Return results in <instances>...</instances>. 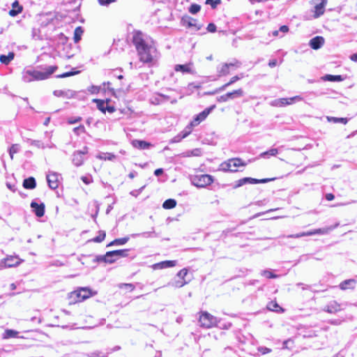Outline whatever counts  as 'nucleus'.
Here are the masks:
<instances>
[{
  "label": "nucleus",
  "instance_id": "obj_2",
  "mask_svg": "<svg viewBox=\"0 0 357 357\" xmlns=\"http://www.w3.org/2000/svg\"><path fill=\"white\" fill-rule=\"evenodd\" d=\"M56 69V66H47L44 70L28 69L23 72L22 79L25 82L44 80L49 78Z\"/></svg>",
  "mask_w": 357,
  "mask_h": 357
},
{
  "label": "nucleus",
  "instance_id": "obj_44",
  "mask_svg": "<svg viewBox=\"0 0 357 357\" xmlns=\"http://www.w3.org/2000/svg\"><path fill=\"white\" fill-rule=\"evenodd\" d=\"M18 262L17 261V259H13V258H11V259H5L3 264V266L4 267H12L13 266H15V264H17Z\"/></svg>",
  "mask_w": 357,
  "mask_h": 357
},
{
  "label": "nucleus",
  "instance_id": "obj_62",
  "mask_svg": "<svg viewBox=\"0 0 357 357\" xmlns=\"http://www.w3.org/2000/svg\"><path fill=\"white\" fill-rule=\"evenodd\" d=\"M228 100H229L228 98L227 93H225L217 98V101L219 102H227Z\"/></svg>",
  "mask_w": 357,
  "mask_h": 357
},
{
  "label": "nucleus",
  "instance_id": "obj_46",
  "mask_svg": "<svg viewBox=\"0 0 357 357\" xmlns=\"http://www.w3.org/2000/svg\"><path fill=\"white\" fill-rule=\"evenodd\" d=\"M261 275L267 278H277L278 277V275L273 273L269 270H264L261 272Z\"/></svg>",
  "mask_w": 357,
  "mask_h": 357
},
{
  "label": "nucleus",
  "instance_id": "obj_6",
  "mask_svg": "<svg viewBox=\"0 0 357 357\" xmlns=\"http://www.w3.org/2000/svg\"><path fill=\"white\" fill-rule=\"evenodd\" d=\"M73 294L77 297V299L75 300L76 302H82L96 294V292L93 293L91 289L88 287H82L74 291Z\"/></svg>",
  "mask_w": 357,
  "mask_h": 357
},
{
  "label": "nucleus",
  "instance_id": "obj_12",
  "mask_svg": "<svg viewBox=\"0 0 357 357\" xmlns=\"http://www.w3.org/2000/svg\"><path fill=\"white\" fill-rule=\"evenodd\" d=\"M192 63L187 64H177L174 67V70L177 72H182L183 73L195 74V71L191 68Z\"/></svg>",
  "mask_w": 357,
  "mask_h": 357
},
{
  "label": "nucleus",
  "instance_id": "obj_61",
  "mask_svg": "<svg viewBox=\"0 0 357 357\" xmlns=\"http://www.w3.org/2000/svg\"><path fill=\"white\" fill-rule=\"evenodd\" d=\"M258 351H259L261 354H266L271 351V349L267 348L266 347H259L257 349Z\"/></svg>",
  "mask_w": 357,
  "mask_h": 357
},
{
  "label": "nucleus",
  "instance_id": "obj_47",
  "mask_svg": "<svg viewBox=\"0 0 357 357\" xmlns=\"http://www.w3.org/2000/svg\"><path fill=\"white\" fill-rule=\"evenodd\" d=\"M18 334V332L11 330V329H7L5 331V337L10 338V337H17V335Z\"/></svg>",
  "mask_w": 357,
  "mask_h": 357
},
{
  "label": "nucleus",
  "instance_id": "obj_36",
  "mask_svg": "<svg viewBox=\"0 0 357 357\" xmlns=\"http://www.w3.org/2000/svg\"><path fill=\"white\" fill-rule=\"evenodd\" d=\"M93 102H96L97 107L99 110H100L102 112L105 113L106 112V105H107V102H105L102 100L100 99H94Z\"/></svg>",
  "mask_w": 357,
  "mask_h": 357
},
{
  "label": "nucleus",
  "instance_id": "obj_14",
  "mask_svg": "<svg viewBox=\"0 0 357 357\" xmlns=\"http://www.w3.org/2000/svg\"><path fill=\"white\" fill-rule=\"evenodd\" d=\"M169 100V96L167 95L162 93H156L154 96L151 98V102L153 105H160Z\"/></svg>",
  "mask_w": 357,
  "mask_h": 357
},
{
  "label": "nucleus",
  "instance_id": "obj_25",
  "mask_svg": "<svg viewBox=\"0 0 357 357\" xmlns=\"http://www.w3.org/2000/svg\"><path fill=\"white\" fill-rule=\"evenodd\" d=\"M227 93L229 100H234V99L239 98H241L242 96H243L244 91L242 89H238L237 90H234L231 92H228Z\"/></svg>",
  "mask_w": 357,
  "mask_h": 357
},
{
  "label": "nucleus",
  "instance_id": "obj_58",
  "mask_svg": "<svg viewBox=\"0 0 357 357\" xmlns=\"http://www.w3.org/2000/svg\"><path fill=\"white\" fill-rule=\"evenodd\" d=\"M100 86L92 85L88 89V91L92 94H96L100 91Z\"/></svg>",
  "mask_w": 357,
  "mask_h": 357
},
{
  "label": "nucleus",
  "instance_id": "obj_39",
  "mask_svg": "<svg viewBox=\"0 0 357 357\" xmlns=\"http://www.w3.org/2000/svg\"><path fill=\"white\" fill-rule=\"evenodd\" d=\"M201 123L199 118L197 115L194 117L193 120L185 127V128H189L190 130V133L192 132V128L197 126H198Z\"/></svg>",
  "mask_w": 357,
  "mask_h": 357
},
{
  "label": "nucleus",
  "instance_id": "obj_59",
  "mask_svg": "<svg viewBox=\"0 0 357 357\" xmlns=\"http://www.w3.org/2000/svg\"><path fill=\"white\" fill-rule=\"evenodd\" d=\"M120 288L126 287L129 289L130 291H132L135 289V286L130 283H121L119 285Z\"/></svg>",
  "mask_w": 357,
  "mask_h": 357
},
{
  "label": "nucleus",
  "instance_id": "obj_16",
  "mask_svg": "<svg viewBox=\"0 0 357 357\" xmlns=\"http://www.w3.org/2000/svg\"><path fill=\"white\" fill-rule=\"evenodd\" d=\"M356 281L354 279H349L342 281L339 287L342 290L354 289L356 287Z\"/></svg>",
  "mask_w": 357,
  "mask_h": 357
},
{
  "label": "nucleus",
  "instance_id": "obj_33",
  "mask_svg": "<svg viewBox=\"0 0 357 357\" xmlns=\"http://www.w3.org/2000/svg\"><path fill=\"white\" fill-rule=\"evenodd\" d=\"M84 33V29L82 26H77L74 31L73 40L75 43H77L82 38Z\"/></svg>",
  "mask_w": 357,
  "mask_h": 357
},
{
  "label": "nucleus",
  "instance_id": "obj_35",
  "mask_svg": "<svg viewBox=\"0 0 357 357\" xmlns=\"http://www.w3.org/2000/svg\"><path fill=\"white\" fill-rule=\"evenodd\" d=\"M327 119L329 122H333L334 123L347 124L348 122V119H347V118H338V117H333V116H328Z\"/></svg>",
  "mask_w": 357,
  "mask_h": 357
},
{
  "label": "nucleus",
  "instance_id": "obj_1",
  "mask_svg": "<svg viewBox=\"0 0 357 357\" xmlns=\"http://www.w3.org/2000/svg\"><path fill=\"white\" fill-rule=\"evenodd\" d=\"M132 43L137 51L139 61L142 63H151L157 57L155 47L151 42L146 41L141 32L134 33Z\"/></svg>",
  "mask_w": 357,
  "mask_h": 357
},
{
  "label": "nucleus",
  "instance_id": "obj_31",
  "mask_svg": "<svg viewBox=\"0 0 357 357\" xmlns=\"http://www.w3.org/2000/svg\"><path fill=\"white\" fill-rule=\"evenodd\" d=\"M129 240V237H124L121 238H116L113 241L110 242L107 247L112 245H125Z\"/></svg>",
  "mask_w": 357,
  "mask_h": 357
},
{
  "label": "nucleus",
  "instance_id": "obj_37",
  "mask_svg": "<svg viewBox=\"0 0 357 357\" xmlns=\"http://www.w3.org/2000/svg\"><path fill=\"white\" fill-rule=\"evenodd\" d=\"M183 21L184 24H186L188 25V26H195L197 28V30L199 29V26H197L196 20L195 19L188 17L186 18H183Z\"/></svg>",
  "mask_w": 357,
  "mask_h": 357
},
{
  "label": "nucleus",
  "instance_id": "obj_52",
  "mask_svg": "<svg viewBox=\"0 0 357 357\" xmlns=\"http://www.w3.org/2000/svg\"><path fill=\"white\" fill-rule=\"evenodd\" d=\"M101 352L99 351H95L86 354L88 357H107V354L101 355Z\"/></svg>",
  "mask_w": 357,
  "mask_h": 357
},
{
  "label": "nucleus",
  "instance_id": "obj_23",
  "mask_svg": "<svg viewBox=\"0 0 357 357\" xmlns=\"http://www.w3.org/2000/svg\"><path fill=\"white\" fill-rule=\"evenodd\" d=\"M218 76L219 77L226 76L229 74V68H228L227 63H225L217 68Z\"/></svg>",
  "mask_w": 357,
  "mask_h": 357
},
{
  "label": "nucleus",
  "instance_id": "obj_26",
  "mask_svg": "<svg viewBox=\"0 0 357 357\" xmlns=\"http://www.w3.org/2000/svg\"><path fill=\"white\" fill-rule=\"evenodd\" d=\"M275 179V178L257 179V178H253L251 177H247V181H248V184L266 183L269 181H274Z\"/></svg>",
  "mask_w": 357,
  "mask_h": 357
},
{
  "label": "nucleus",
  "instance_id": "obj_4",
  "mask_svg": "<svg viewBox=\"0 0 357 357\" xmlns=\"http://www.w3.org/2000/svg\"><path fill=\"white\" fill-rule=\"evenodd\" d=\"M199 322L201 327L210 328L215 326L218 323V320L217 317L213 316L210 313L204 312L199 316Z\"/></svg>",
  "mask_w": 357,
  "mask_h": 357
},
{
  "label": "nucleus",
  "instance_id": "obj_60",
  "mask_svg": "<svg viewBox=\"0 0 357 357\" xmlns=\"http://www.w3.org/2000/svg\"><path fill=\"white\" fill-rule=\"evenodd\" d=\"M73 132L79 135H80L81 132H85V128L84 126H79L78 127H76L73 129Z\"/></svg>",
  "mask_w": 357,
  "mask_h": 357
},
{
  "label": "nucleus",
  "instance_id": "obj_57",
  "mask_svg": "<svg viewBox=\"0 0 357 357\" xmlns=\"http://www.w3.org/2000/svg\"><path fill=\"white\" fill-rule=\"evenodd\" d=\"M81 179L86 185H89V184H90L91 183L93 182L92 176H90V175H89V176H83L81 177Z\"/></svg>",
  "mask_w": 357,
  "mask_h": 357
},
{
  "label": "nucleus",
  "instance_id": "obj_3",
  "mask_svg": "<svg viewBox=\"0 0 357 357\" xmlns=\"http://www.w3.org/2000/svg\"><path fill=\"white\" fill-rule=\"evenodd\" d=\"M190 181L197 188H205L213 182V178L209 174H199L192 176Z\"/></svg>",
  "mask_w": 357,
  "mask_h": 357
},
{
  "label": "nucleus",
  "instance_id": "obj_7",
  "mask_svg": "<svg viewBox=\"0 0 357 357\" xmlns=\"http://www.w3.org/2000/svg\"><path fill=\"white\" fill-rule=\"evenodd\" d=\"M87 153L88 148L86 146H84L82 150L75 151L73 154V163L77 167L82 165L84 160V156Z\"/></svg>",
  "mask_w": 357,
  "mask_h": 357
},
{
  "label": "nucleus",
  "instance_id": "obj_13",
  "mask_svg": "<svg viewBox=\"0 0 357 357\" xmlns=\"http://www.w3.org/2000/svg\"><path fill=\"white\" fill-rule=\"evenodd\" d=\"M324 44V38L322 36H315L310 40L309 45L313 50H319Z\"/></svg>",
  "mask_w": 357,
  "mask_h": 357
},
{
  "label": "nucleus",
  "instance_id": "obj_28",
  "mask_svg": "<svg viewBox=\"0 0 357 357\" xmlns=\"http://www.w3.org/2000/svg\"><path fill=\"white\" fill-rule=\"evenodd\" d=\"M130 251V249L116 250H113L112 254L115 255V257H116L117 259L119 258L128 257Z\"/></svg>",
  "mask_w": 357,
  "mask_h": 357
},
{
  "label": "nucleus",
  "instance_id": "obj_49",
  "mask_svg": "<svg viewBox=\"0 0 357 357\" xmlns=\"http://www.w3.org/2000/svg\"><path fill=\"white\" fill-rule=\"evenodd\" d=\"M245 184H248V181H247V177H245V178H241V179L236 181L234 188H237L241 187Z\"/></svg>",
  "mask_w": 357,
  "mask_h": 357
},
{
  "label": "nucleus",
  "instance_id": "obj_9",
  "mask_svg": "<svg viewBox=\"0 0 357 357\" xmlns=\"http://www.w3.org/2000/svg\"><path fill=\"white\" fill-rule=\"evenodd\" d=\"M59 174L56 172H49L47 174V181L51 189L55 190L59 187Z\"/></svg>",
  "mask_w": 357,
  "mask_h": 357
},
{
  "label": "nucleus",
  "instance_id": "obj_48",
  "mask_svg": "<svg viewBox=\"0 0 357 357\" xmlns=\"http://www.w3.org/2000/svg\"><path fill=\"white\" fill-rule=\"evenodd\" d=\"M201 9V6L198 4H192L189 8V12L192 14L197 13Z\"/></svg>",
  "mask_w": 357,
  "mask_h": 357
},
{
  "label": "nucleus",
  "instance_id": "obj_10",
  "mask_svg": "<svg viewBox=\"0 0 357 357\" xmlns=\"http://www.w3.org/2000/svg\"><path fill=\"white\" fill-rule=\"evenodd\" d=\"M31 207L36 214V215L38 218L43 217L45 214V205L41 203L38 204L35 202H32L31 203Z\"/></svg>",
  "mask_w": 357,
  "mask_h": 357
},
{
  "label": "nucleus",
  "instance_id": "obj_19",
  "mask_svg": "<svg viewBox=\"0 0 357 357\" xmlns=\"http://www.w3.org/2000/svg\"><path fill=\"white\" fill-rule=\"evenodd\" d=\"M177 261L176 260H167L160 261L154 265L155 268L163 269L170 267H174L176 265Z\"/></svg>",
  "mask_w": 357,
  "mask_h": 357
},
{
  "label": "nucleus",
  "instance_id": "obj_41",
  "mask_svg": "<svg viewBox=\"0 0 357 357\" xmlns=\"http://www.w3.org/2000/svg\"><path fill=\"white\" fill-rule=\"evenodd\" d=\"M106 236V234L104 231H100L99 235L95 238H93L91 241L93 242L96 243H101L102 241H104L105 238Z\"/></svg>",
  "mask_w": 357,
  "mask_h": 357
},
{
  "label": "nucleus",
  "instance_id": "obj_63",
  "mask_svg": "<svg viewBox=\"0 0 357 357\" xmlns=\"http://www.w3.org/2000/svg\"><path fill=\"white\" fill-rule=\"evenodd\" d=\"M207 31L211 33H214L216 31V26L213 23L208 24L207 26Z\"/></svg>",
  "mask_w": 357,
  "mask_h": 357
},
{
  "label": "nucleus",
  "instance_id": "obj_43",
  "mask_svg": "<svg viewBox=\"0 0 357 357\" xmlns=\"http://www.w3.org/2000/svg\"><path fill=\"white\" fill-rule=\"evenodd\" d=\"M99 158L105 160H113L116 158V155L111 153H105L100 155Z\"/></svg>",
  "mask_w": 357,
  "mask_h": 357
},
{
  "label": "nucleus",
  "instance_id": "obj_24",
  "mask_svg": "<svg viewBox=\"0 0 357 357\" xmlns=\"http://www.w3.org/2000/svg\"><path fill=\"white\" fill-rule=\"evenodd\" d=\"M321 2L314 6L315 14L317 17L320 16L324 13V8L327 3V0H320Z\"/></svg>",
  "mask_w": 357,
  "mask_h": 357
},
{
  "label": "nucleus",
  "instance_id": "obj_29",
  "mask_svg": "<svg viewBox=\"0 0 357 357\" xmlns=\"http://www.w3.org/2000/svg\"><path fill=\"white\" fill-rule=\"evenodd\" d=\"M15 57L13 52H9L8 55H0V62L5 65H8Z\"/></svg>",
  "mask_w": 357,
  "mask_h": 357
},
{
  "label": "nucleus",
  "instance_id": "obj_53",
  "mask_svg": "<svg viewBox=\"0 0 357 357\" xmlns=\"http://www.w3.org/2000/svg\"><path fill=\"white\" fill-rule=\"evenodd\" d=\"M93 261L94 262H98V263H105L107 264V258H106V255H97L95 259H93Z\"/></svg>",
  "mask_w": 357,
  "mask_h": 357
},
{
  "label": "nucleus",
  "instance_id": "obj_51",
  "mask_svg": "<svg viewBox=\"0 0 357 357\" xmlns=\"http://www.w3.org/2000/svg\"><path fill=\"white\" fill-rule=\"evenodd\" d=\"M267 307L269 310H271V311H278V308L281 309V307L279 306V305L277 303H274L273 301L270 302L268 305H267Z\"/></svg>",
  "mask_w": 357,
  "mask_h": 357
},
{
  "label": "nucleus",
  "instance_id": "obj_27",
  "mask_svg": "<svg viewBox=\"0 0 357 357\" xmlns=\"http://www.w3.org/2000/svg\"><path fill=\"white\" fill-rule=\"evenodd\" d=\"M215 105H212L209 107L206 108L204 111L197 114V116L199 118V121H203L206 119L208 115L212 112V110L215 108Z\"/></svg>",
  "mask_w": 357,
  "mask_h": 357
},
{
  "label": "nucleus",
  "instance_id": "obj_38",
  "mask_svg": "<svg viewBox=\"0 0 357 357\" xmlns=\"http://www.w3.org/2000/svg\"><path fill=\"white\" fill-rule=\"evenodd\" d=\"M20 144H13V145L10 147V149H9V150H8V151H9V155H10V158H11V159H13V155H14L15 153H18V152L20 151Z\"/></svg>",
  "mask_w": 357,
  "mask_h": 357
},
{
  "label": "nucleus",
  "instance_id": "obj_22",
  "mask_svg": "<svg viewBox=\"0 0 357 357\" xmlns=\"http://www.w3.org/2000/svg\"><path fill=\"white\" fill-rule=\"evenodd\" d=\"M12 7V9L9 10V15L12 17L17 15L22 11V6L20 5L17 1L13 3Z\"/></svg>",
  "mask_w": 357,
  "mask_h": 357
},
{
  "label": "nucleus",
  "instance_id": "obj_54",
  "mask_svg": "<svg viewBox=\"0 0 357 357\" xmlns=\"http://www.w3.org/2000/svg\"><path fill=\"white\" fill-rule=\"evenodd\" d=\"M188 274V269L187 268H183L181 269L176 275V276L179 278V279H181V280H185V277Z\"/></svg>",
  "mask_w": 357,
  "mask_h": 357
},
{
  "label": "nucleus",
  "instance_id": "obj_20",
  "mask_svg": "<svg viewBox=\"0 0 357 357\" xmlns=\"http://www.w3.org/2000/svg\"><path fill=\"white\" fill-rule=\"evenodd\" d=\"M22 185L25 189L33 190L36 187V179L32 176L25 178Z\"/></svg>",
  "mask_w": 357,
  "mask_h": 357
},
{
  "label": "nucleus",
  "instance_id": "obj_18",
  "mask_svg": "<svg viewBox=\"0 0 357 357\" xmlns=\"http://www.w3.org/2000/svg\"><path fill=\"white\" fill-rule=\"evenodd\" d=\"M54 95L57 97H66L67 98H71L75 96V92L68 89V90H55L53 92Z\"/></svg>",
  "mask_w": 357,
  "mask_h": 357
},
{
  "label": "nucleus",
  "instance_id": "obj_8",
  "mask_svg": "<svg viewBox=\"0 0 357 357\" xmlns=\"http://www.w3.org/2000/svg\"><path fill=\"white\" fill-rule=\"evenodd\" d=\"M338 226H339V223H336L335 225L330 226V227L316 229H313V230L308 231H305V236H312V235H315V234L324 235V234H328L330 231L335 229Z\"/></svg>",
  "mask_w": 357,
  "mask_h": 357
},
{
  "label": "nucleus",
  "instance_id": "obj_15",
  "mask_svg": "<svg viewBox=\"0 0 357 357\" xmlns=\"http://www.w3.org/2000/svg\"><path fill=\"white\" fill-rule=\"evenodd\" d=\"M131 144L133 147L139 150L148 149L152 146L151 143L139 139H134L132 141Z\"/></svg>",
  "mask_w": 357,
  "mask_h": 357
},
{
  "label": "nucleus",
  "instance_id": "obj_21",
  "mask_svg": "<svg viewBox=\"0 0 357 357\" xmlns=\"http://www.w3.org/2000/svg\"><path fill=\"white\" fill-rule=\"evenodd\" d=\"M190 134V130L189 128H184L183 131H181L179 134L172 138V143H178L181 142L183 139L185 138Z\"/></svg>",
  "mask_w": 357,
  "mask_h": 357
},
{
  "label": "nucleus",
  "instance_id": "obj_17",
  "mask_svg": "<svg viewBox=\"0 0 357 357\" xmlns=\"http://www.w3.org/2000/svg\"><path fill=\"white\" fill-rule=\"evenodd\" d=\"M341 310L340 305L335 301L330 302L326 307L324 310L328 313H335Z\"/></svg>",
  "mask_w": 357,
  "mask_h": 357
},
{
  "label": "nucleus",
  "instance_id": "obj_64",
  "mask_svg": "<svg viewBox=\"0 0 357 357\" xmlns=\"http://www.w3.org/2000/svg\"><path fill=\"white\" fill-rule=\"evenodd\" d=\"M31 144L33 145V146H37L38 148H42V149L45 148V146L43 145V143L41 142L39 140H33V141H32Z\"/></svg>",
  "mask_w": 357,
  "mask_h": 357
},
{
  "label": "nucleus",
  "instance_id": "obj_56",
  "mask_svg": "<svg viewBox=\"0 0 357 357\" xmlns=\"http://www.w3.org/2000/svg\"><path fill=\"white\" fill-rule=\"evenodd\" d=\"M206 3L211 5L213 8H215L220 3V0H206Z\"/></svg>",
  "mask_w": 357,
  "mask_h": 357
},
{
  "label": "nucleus",
  "instance_id": "obj_42",
  "mask_svg": "<svg viewBox=\"0 0 357 357\" xmlns=\"http://www.w3.org/2000/svg\"><path fill=\"white\" fill-rule=\"evenodd\" d=\"M112 251H109L106 252V258H107V264H112L116 261V257L115 255L112 254Z\"/></svg>",
  "mask_w": 357,
  "mask_h": 357
},
{
  "label": "nucleus",
  "instance_id": "obj_50",
  "mask_svg": "<svg viewBox=\"0 0 357 357\" xmlns=\"http://www.w3.org/2000/svg\"><path fill=\"white\" fill-rule=\"evenodd\" d=\"M287 100H288L289 105L293 104L295 102L302 101L303 98L301 96H296L291 98H287Z\"/></svg>",
  "mask_w": 357,
  "mask_h": 357
},
{
  "label": "nucleus",
  "instance_id": "obj_30",
  "mask_svg": "<svg viewBox=\"0 0 357 357\" xmlns=\"http://www.w3.org/2000/svg\"><path fill=\"white\" fill-rule=\"evenodd\" d=\"M324 81L328 82H342L344 77L342 75H326L322 77Z\"/></svg>",
  "mask_w": 357,
  "mask_h": 357
},
{
  "label": "nucleus",
  "instance_id": "obj_45",
  "mask_svg": "<svg viewBox=\"0 0 357 357\" xmlns=\"http://www.w3.org/2000/svg\"><path fill=\"white\" fill-rule=\"evenodd\" d=\"M274 105L278 107H284L288 105V100L287 98H279L274 101Z\"/></svg>",
  "mask_w": 357,
  "mask_h": 357
},
{
  "label": "nucleus",
  "instance_id": "obj_55",
  "mask_svg": "<svg viewBox=\"0 0 357 357\" xmlns=\"http://www.w3.org/2000/svg\"><path fill=\"white\" fill-rule=\"evenodd\" d=\"M188 282H186L185 280L180 279L178 280H175L173 283V286H174L175 287L180 288L183 287Z\"/></svg>",
  "mask_w": 357,
  "mask_h": 357
},
{
  "label": "nucleus",
  "instance_id": "obj_11",
  "mask_svg": "<svg viewBox=\"0 0 357 357\" xmlns=\"http://www.w3.org/2000/svg\"><path fill=\"white\" fill-rule=\"evenodd\" d=\"M243 74H241L240 75H235V76L232 77L227 83L225 84L220 88L217 89L215 91L210 93V94H215L216 93L225 91L228 86L234 84L236 82H237L239 79H241V78H243Z\"/></svg>",
  "mask_w": 357,
  "mask_h": 357
},
{
  "label": "nucleus",
  "instance_id": "obj_34",
  "mask_svg": "<svg viewBox=\"0 0 357 357\" xmlns=\"http://www.w3.org/2000/svg\"><path fill=\"white\" fill-rule=\"evenodd\" d=\"M176 206V201L174 199H168L162 204V207L165 209H172Z\"/></svg>",
  "mask_w": 357,
  "mask_h": 357
},
{
  "label": "nucleus",
  "instance_id": "obj_40",
  "mask_svg": "<svg viewBox=\"0 0 357 357\" xmlns=\"http://www.w3.org/2000/svg\"><path fill=\"white\" fill-rule=\"evenodd\" d=\"M78 73H79V70H73L71 71L66 72V73H64L63 74L59 75L56 76V77H58V78H65V77H70V76H73V75H77Z\"/></svg>",
  "mask_w": 357,
  "mask_h": 357
},
{
  "label": "nucleus",
  "instance_id": "obj_32",
  "mask_svg": "<svg viewBox=\"0 0 357 357\" xmlns=\"http://www.w3.org/2000/svg\"><path fill=\"white\" fill-rule=\"evenodd\" d=\"M278 153V150L277 149L272 148L266 151L261 153L259 155V157L263 158H268L271 156L276 155Z\"/></svg>",
  "mask_w": 357,
  "mask_h": 357
},
{
  "label": "nucleus",
  "instance_id": "obj_5",
  "mask_svg": "<svg viewBox=\"0 0 357 357\" xmlns=\"http://www.w3.org/2000/svg\"><path fill=\"white\" fill-rule=\"evenodd\" d=\"M245 165L240 158H231L221 164V169L225 172H237V168Z\"/></svg>",
  "mask_w": 357,
  "mask_h": 357
}]
</instances>
